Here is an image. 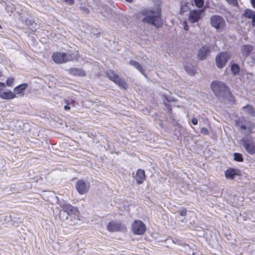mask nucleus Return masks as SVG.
<instances>
[{
  "mask_svg": "<svg viewBox=\"0 0 255 255\" xmlns=\"http://www.w3.org/2000/svg\"><path fill=\"white\" fill-rule=\"evenodd\" d=\"M211 51V48L208 46H204L202 47L199 50L197 54L198 57L200 60H204L206 58L207 55Z\"/></svg>",
  "mask_w": 255,
  "mask_h": 255,
  "instance_id": "ddd939ff",
  "label": "nucleus"
},
{
  "mask_svg": "<svg viewBox=\"0 0 255 255\" xmlns=\"http://www.w3.org/2000/svg\"><path fill=\"white\" fill-rule=\"evenodd\" d=\"M67 105H71L72 107L75 106V101L73 100H71L70 102L67 103Z\"/></svg>",
  "mask_w": 255,
  "mask_h": 255,
  "instance_id": "e433bc0d",
  "label": "nucleus"
},
{
  "mask_svg": "<svg viewBox=\"0 0 255 255\" xmlns=\"http://www.w3.org/2000/svg\"><path fill=\"white\" fill-rule=\"evenodd\" d=\"M53 60L56 63H63L73 61L75 57L73 54L63 52H55L52 55Z\"/></svg>",
  "mask_w": 255,
  "mask_h": 255,
  "instance_id": "39448f33",
  "label": "nucleus"
},
{
  "mask_svg": "<svg viewBox=\"0 0 255 255\" xmlns=\"http://www.w3.org/2000/svg\"><path fill=\"white\" fill-rule=\"evenodd\" d=\"M132 231L133 234L138 235H143L146 231L145 224L140 220H135L132 224Z\"/></svg>",
  "mask_w": 255,
  "mask_h": 255,
  "instance_id": "0eeeda50",
  "label": "nucleus"
},
{
  "mask_svg": "<svg viewBox=\"0 0 255 255\" xmlns=\"http://www.w3.org/2000/svg\"><path fill=\"white\" fill-rule=\"evenodd\" d=\"M140 13L145 16L141 20L143 22L151 24L156 28H159L162 25L161 8L159 5L149 9H141Z\"/></svg>",
  "mask_w": 255,
  "mask_h": 255,
  "instance_id": "f257e3e1",
  "label": "nucleus"
},
{
  "mask_svg": "<svg viewBox=\"0 0 255 255\" xmlns=\"http://www.w3.org/2000/svg\"><path fill=\"white\" fill-rule=\"evenodd\" d=\"M83 10L85 11L86 12H88L89 11V10L87 8H84Z\"/></svg>",
  "mask_w": 255,
  "mask_h": 255,
  "instance_id": "79ce46f5",
  "label": "nucleus"
},
{
  "mask_svg": "<svg viewBox=\"0 0 255 255\" xmlns=\"http://www.w3.org/2000/svg\"><path fill=\"white\" fill-rule=\"evenodd\" d=\"M191 122L193 125H197L198 124V119L195 118H193L191 120Z\"/></svg>",
  "mask_w": 255,
  "mask_h": 255,
  "instance_id": "72a5a7b5",
  "label": "nucleus"
},
{
  "mask_svg": "<svg viewBox=\"0 0 255 255\" xmlns=\"http://www.w3.org/2000/svg\"><path fill=\"white\" fill-rule=\"evenodd\" d=\"M12 11H13L12 8H10V12H12Z\"/></svg>",
  "mask_w": 255,
  "mask_h": 255,
  "instance_id": "49530a36",
  "label": "nucleus"
},
{
  "mask_svg": "<svg viewBox=\"0 0 255 255\" xmlns=\"http://www.w3.org/2000/svg\"><path fill=\"white\" fill-rule=\"evenodd\" d=\"M1 76V72H0V77Z\"/></svg>",
  "mask_w": 255,
  "mask_h": 255,
  "instance_id": "3c124183",
  "label": "nucleus"
},
{
  "mask_svg": "<svg viewBox=\"0 0 255 255\" xmlns=\"http://www.w3.org/2000/svg\"><path fill=\"white\" fill-rule=\"evenodd\" d=\"M231 70L234 75H237L240 72V68L238 64H233L231 66Z\"/></svg>",
  "mask_w": 255,
  "mask_h": 255,
  "instance_id": "cd10ccee",
  "label": "nucleus"
},
{
  "mask_svg": "<svg viewBox=\"0 0 255 255\" xmlns=\"http://www.w3.org/2000/svg\"><path fill=\"white\" fill-rule=\"evenodd\" d=\"M14 79L11 77H9L7 79L6 81V85L9 87H12L13 82Z\"/></svg>",
  "mask_w": 255,
  "mask_h": 255,
  "instance_id": "7c9ffc66",
  "label": "nucleus"
},
{
  "mask_svg": "<svg viewBox=\"0 0 255 255\" xmlns=\"http://www.w3.org/2000/svg\"><path fill=\"white\" fill-rule=\"evenodd\" d=\"M27 87V85L26 84H22L16 87L14 89V92L15 93L14 94L21 96L23 95L24 91L26 89Z\"/></svg>",
  "mask_w": 255,
  "mask_h": 255,
  "instance_id": "a211bd4d",
  "label": "nucleus"
},
{
  "mask_svg": "<svg viewBox=\"0 0 255 255\" xmlns=\"http://www.w3.org/2000/svg\"><path fill=\"white\" fill-rule=\"evenodd\" d=\"M5 87V84L4 83L0 82V92H2V89Z\"/></svg>",
  "mask_w": 255,
  "mask_h": 255,
  "instance_id": "f704fd0d",
  "label": "nucleus"
},
{
  "mask_svg": "<svg viewBox=\"0 0 255 255\" xmlns=\"http://www.w3.org/2000/svg\"><path fill=\"white\" fill-rule=\"evenodd\" d=\"M129 64L136 68L137 70L141 72L143 75H144V71L142 70V68L140 65V64L134 60H130L129 62Z\"/></svg>",
  "mask_w": 255,
  "mask_h": 255,
  "instance_id": "b1692460",
  "label": "nucleus"
},
{
  "mask_svg": "<svg viewBox=\"0 0 255 255\" xmlns=\"http://www.w3.org/2000/svg\"><path fill=\"white\" fill-rule=\"evenodd\" d=\"M180 243H181V242H178V244H180Z\"/></svg>",
  "mask_w": 255,
  "mask_h": 255,
  "instance_id": "09e8293b",
  "label": "nucleus"
},
{
  "mask_svg": "<svg viewBox=\"0 0 255 255\" xmlns=\"http://www.w3.org/2000/svg\"><path fill=\"white\" fill-rule=\"evenodd\" d=\"M107 229L110 232L124 231L126 230V227L121 223L113 221L110 222L107 226Z\"/></svg>",
  "mask_w": 255,
  "mask_h": 255,
  "instance_id": "9b49d317",
  "label": "nucleus"
},
{
  "mask_svg": "<svg viewBox=\"0 0 255 255\" xmlns=\"http://www.w3.org/2000/svg\"><path fill=\"white\" fill-rule=\"evenodd\" d=\"M69 72L70 74L75 76H83L86 75L85 72L81 69L71 68L69 69Z\"/></svg>",
  "mask_w": 255,
  "mask_h": 255,
  "instance_id": "6ab92c4d",
  "label": "nucleus"
},
{
  "mask_svg": "<svg viewBox=\"0 0 255 255\" xmlns=\"http://www.w3.org/2000/svg\"><path fill=\"white\" fill-rule=\"evenodd\" d=\"M243 110L247 114L252 116H254L255 115V112L254 108L249 105H246L243 107Z\"/></svg>",
  "mask_w": 255,
  "mask_h": 255,
  "instance_id": "5701e85b",
  "label": "nucleus"
},
{
  "mask_svg": "<svg viewBox=\"0 0 255 255\" xmlns=\"http://www.w3.org/2000/svg\"><path fill=\"white\" fill-rule=\"evenodd\" d=\"M251 2L252 6L255 8V0H251Z\"/></svg>",
  "mask_w": 255,
  "mask_h": 255,
  "instance_id": "58836bf2",
  "label": "nucleus"
},
{
  "mask_svg": "<svg viewBox=\"0 0 255 255\" xmlns=\"http://www.w3.org/2000/svg\"><path fill=\"white\" fill-rule=\"evenodd\" d=\"M253 59L254 61V62L255 63V55L253 56Z\"/></svg>",
  "mask_w": 255,
  "mask_h": 255,
  "instance_id": "37998d69",
  "label": "nucleus"
},
{
  "mask_svg": "<svg viewBox=\"0 0 255 255\" xmlns=\"http://www.w3.org/2000/svg\"><path fill=\"white\" fill-rule=\"evenodd\" d=\"M234 159L239 162L243 161L244 160L242 155L239 153H235L234 154Z\"/></svg>",
  "mask_w": 255,
  "mask_h": 255,
  "instance_id": "c85d7f7f",
  "label": "nucleus"
},
{
  "mask_svg": "<svg viewBox=\"0 0 255 255\" xmlns=\"http://www.w3.org/2000/svg\"><path fill=\"white\" fill-rule=\"evenodd\" d=\"M195 5L198 7H202L204 4L203 0H194Z\"/></svg>",
  "mask_w": 255,
  "mask_h": 255,
  "instance_id": "c756f323",
  "label": "nucleus"
},
{
  "mask_svg": "<svg viewBox=\"0 0 255 255\" xmlns=\"http://www.w3.org/2000/svg\"><path fill=\"white\" fill-rule=\"evenodd\" d=\"M64 109H65V110H70V106H69V105H66V106H64Z\"/></svg>",
  "mask_w": 255,
  "mask_h": 255,
  "instance_id": "ea45409f",
  "label": "nucleus"
},
{
  "mask_svg": "<svg viewBox=\"0 0 255 255\" xmlns=\"http://www.w3.org/2000/svg\"><path fill=\"white\" fill-rule=\"evenodd\" d=\"M230 58V54L227 52H222L218 54L215 58V63L219 69H222L225 66Z\"/></svg>",
  "mask_w": 255,
  "mask_h": 255,
  "instance_id": "423d86ee",
  "label": "nucleus"
},
{
  "mask_svg": "<svg viewBox=\"0 0 255 255\" xmlns=\"http://www.w3.org/2000/svg\"><path fill=\"white\" fill-rule=\"evenodd\" d=\"M200 132L204 135H207L209 133L208 130L206 128H201Z\"/></svg>",
  "mask_w": 255,
  "mask_h": 255,
  "instance_id": "2f4dec72",
  "label": "nucleus"
},
{
  "mask_svg": "<svg viewBox=\"0 0 255 255\" xmlns=\"http://www.w3.org/2000/svg\"><path fill=\"white\" fill-rule=\"evenodd\" d=\"M183 25H184V30L186 31H188L189 29V26L187 25V23L185 22H184Z\"/></svg>",
  "mask_w": 255,
  "mask_h": 255,
  "instance_id": "c9c22d12",
  "label": "nucleus"
},
{
  "mask_svg": "<svg viewBox=\"0 0 255 255\" xmlns=\"http://www.w3.org/2000/svg\"><path fill=\"white\" fill-rule=\"evenodd\" d=\"M179 213L181 216H185L187 214V211L185 209H183L179 211Z\"/></svg>",
  "mask_w": 255,
  "mask_h": 255,
  "instance_id": "473e14b6",
  "label": "nucleus"
},
{
  "mask_svg": "<svg viewBox=\"0 0 255 255\" xmlns=\"http://www.w3.org/2000/svg\"><path fill=\"white\" fill-rule=\"evenodd\" d=\"M135 179L138 184H141L145 179V172L143 170L139 169L137 170Z\"/></svg>",
  "mask_w": 255,
  "mask_h": 255,
  "instance_id": "2eb2a0df",
  "label": "nucleus"
},
{
  "mask_svg": "<svg viewBox=\"0 0 255 255\" xmlns=\"http://www.w3.org/2000/svg\"><path fill=\"white\" fill-rule=\"evenodd\" d=\"M211 25L218 31L222 32L226 29L227 25L224 18L219 15H214L210 18Z\"/></svg>",
  "mask_w": 255,
  "mask_h": 255,
  "instance_id": "7ed1b4c3",
  "label": "nucleus"
},
{
  "mask_svg": "<svg viewBox=\"0 0 255 255\" xmlns=\"http://www.w3.org/2000/svg\"><path fill=\"white\" fill-rule=\"evenodd\" d=\"M61 206L64 211L69 214L70 220L68 222L70 225H75L79 223L80 221L79 218V214L76 207L69 204H64Z\"/></svg>",
  "mask_w": 255,
  "mask_h": 255,
  "instance_id": "f03ea898",
  "label": "nucleus"
},
{
  "mask_svg": "<svg viewBox=\"0 0 255 255\" xmlns=\"http://www.w3.org/2000/svg\"><path fill=\"white\" fill-rule=\"evenodd\" d=\"M25 24L29 26L30 27V29L34 32L36 30V27H34L33 25H35L36 26V23H35L34 21H33L32 20L30 19H26L25 21Z\"/></svg>",
  "mask_w": 255,
  "mask_h": 255,
  "instance_id": "bb28decb",
  "label": "nucleus"
},
{
  "mask_svg": "<svg viewBox=\"0 0 255 255\" xmlns=\"http://www.w3.org/2000/svg\"><path fill=\"white\" fill-rule=\"evenodd\" d=\"M0 97L2 99L11 100L15 97V94L11 91L0 92Z\"/></svg>",
  "mask_w": 255,
  "mask_h": 255,
  "instance_id": "f3484780",
  "label": "nucleus"
},
{
  "mask_svg": "<svg viewBox=\"0 0 255 255\" xmlns=\"http://www.w3.org/2000/svg\"><path fill=\"white\" fill-rule=\"evenodd\" d=\"M180 243H181V242H178V244H180Z\"/></svg>",
  "mask_w": 255,
  "mask_h": 255,
  "instance_id": "8fccbe9b",
  "label": "nucleus"
},
{
  "mask_svg": "<svg viewBox=\"0 0 255 255\" xmlns=\"http://www.w3.org/2000/svg\"><path fill=\"white\" fill-rule=\"evenodd\" d=\"M248 123V122H246L244 118H239L236 121V126L240 127L241 129L244 130L247 129V124Z\"/></svg>",
  "mask_w": 255,
  "mask_h": 255,
  "instance_id": "412c9836",
  "label": "nucleus"
},
{
  "mask_svg": "<svg viewBox=\"0 0 255 255\" xmlns=\"http://www.w3.org/2000/svg\"><path fill=\"white\" fill-rule=\"evenodd\" d=\"M59 217L61 221L65 222L67 224L70 225V223L68 222V221L70 220V218L69 217V214L66 213L63 209L60 211Z\"/></svg>",
  "mask_w": 255,
  "mask_h": 255,
  "instance_id": "aec40b11",
  "label": "nucleus"
},
{
  "mask_svg": "<svg viewBox=\"0 0 255 255\" xmlns=\"http://www.w3.org/2000/svg\"><path fill=\"white\" fill-rule=\"evenodd\" d=\"M225 174L227 178L234 179L235 175H239L240 174V171L237 169L230 168L226 170Z\"/></svg>",
  "mask_w": 255,
  "mask_h": 255,
  "instance_id": "4468645a",
  "label": "nucleus"
},
{
  "mask_svg": "<svg viewBox=\"0 0 255 255\" xmlns=\"http://www.w3.org/2000/svg\"><path fill=\"white\" fill-rule=\"evenodd\" d=\"M164 105H165V106H166L167 107L169 111H170L171 110V109L170 107L168 105H167V104H166L165 103L164 104Z\"/></svg>",
  "mask_w": 255,
  "mask_h": 255,
  "instance_id": "a19ab883",
  "label": "nucleus"
},
{
  "mask_svg": "<svg viewBox=\"0 0 255 255\" xmlns=\"http://www.w3.org/2000/svg\"><path fill=\"white\" fill-rule=\"evenodd\" d=\"M127 1L130 2L132 1V0H126Z\"/></svg>",
  "mask_w": 255,
  "mask_h": 255,
  "instance_id": "a18cd8bd",
  "label": "nucleus"
},
{
  "mask_svg": "<svg viewBox=\"0 0 255 255\" xmlns=\"http://www.w3.org/2000/svg\"><path fill=\"white\" fill-rule=\"evenodd\" d=\"M223 101H228L231 104H234L235 103V99L230 92L229 89L221 98Z\"/></svg>",
  "mask_w": 255,
  "mask_h": 255,
  "instance_id": "dca6fc26",
  "label": "nucleus"
},
{
  "mask_svg": "<svg viewBox=\"0 0 255 255\" xmlns=\"http://www.w3.org/2000/svg\"><path fill=\"white\" fill-rule=\"evenodd\" d=\"M108 78L117 84L119 87L126 89L127 88V84L125 82L124 80L119 77L114 72L111 71L107 73Z\"/></svg>",
  "mask_w": 255,
  "mask_h": 255,
  "instance_id": "1a4fd4ad",
  "label": "nucleus"
},
{
  "mask_svg": "<svg viewBox=\"0 0 255 255\" xmlns=\"http://www.w3.org/2000/svg\"><path fill=\"white\" fill-rule=\"evenodd\" d=\"M211 87L214 94L220 99L225 95L229 89L224 82L219 81L212 82Z\"/></svg>",
  "mask_w": 255,
  "mask_h": 255,
  "instance_id": "20e7f679",
  "label": "nucleus"
},
{
  "mask_svg": "<svg viewBox=\"0 0 255 255\" xmlns=\"http://www.w3.org/2000/svg\"><path fill=\"white\" fill-rule=\"evenodd\" d=\"M6 9L7 11H9L8 7H6Z\"/></svg>",
  "mask_w": 255,
  "mask_h": 255,
  "instance_id": "de8ad7c7",
  "label": "nucleus"
},
{
  "mask_svg": "<svg viewBox=\"0 0 255 255\" xmlns=\"http://www.w3.org/2000/svg\"><path fill=\"white\" fill-rule=\"evenodd\" d=\"M203 12V10H191L188 17L189 21L192 23L198 22L201 18V14Z\"/></svg>",
  "mask_w": 255,
  "mask_h": 255,
  "instance_id": "f8f14e48",
  "label": "nucleus"
},
{
  "mask_svg": "<svg viewBox=\"0 0 255 255\" xmlns=\"http://www.w3.org/2000/svg\"><path fill=\"white\" fill-rule=\"evenodd\" d=\"M253 47L251 45H246L242 47L241 51L243 55L247 56L252 51Z\"/></svg>",
  "mask_w": 255,
  "mask_h": 255,
  "instance_id": "4be33fe9",
  "label": "nucleus"
},
{
  "mask_svg": "<svg viewBox=\"0 0 255 255\" xmlns=\"http://www.w3.org/2000/svg\"><path fill=\"white\" fill-rule=\"evenodd\" d=\"M255 14V11L250 9H247L245 11V12L243 14V15L246 17L253 19Z\"/></svg>",
  "mask_w": 255,
  "mask_h": 255,
  "instance_id": "a878e982",
  "label": "nucleus"
},
{
  "mask_svg": "<svg viewBox=\"0 0 255 255\" xmlns=\"http://www.w3.org/2000/svg\"><path fill=\"white\" fill-rule=\"evenodd\" d=\"M75 187L78 192L81 195L86 194L90 188V183L82 179L79 180L75 184Z\"/></svg>",
  "mask_w": 255,
  "mask_h": 255,
  "instance_id": "6e6552de",
  "label": "nucleus"
},
{
  "mask_svg": "<svg viewBox=\"0 0 255 255\" xmlns=\"http://www.w3.org/2000/svg\"><path fill=\"white\" fill-rule=\"evenodd\" d=\"M184 68L186 72L190 75H193L195 73V68L191 64H187L184 65Z\"/></svg>",
  "mask_w": 255,
  "mask_h": 255,
  "instance_id": "393cba45",
  "label": "nucleus"
},
{
  "mask_svg": "<svg viewBox=\"0 0 255 255\" xmlns=\"http://www.w3.org/2000/svg\"><path fill=\"white\" fill-rule=\"evenodd\" d=\"M242 142L248 153L251 155L255 153V146L252 139L249 137L243 138Z\"/></svg>",
  "mask_w": 255,
  "mask_h": 255,
  "instance_id": "9d476101",
  "label": "nucleus"
},
{
  "mask_svg": "<svg viewBox=\"0 0 255 255\" xmlns=\"http://www.w3.org/2000/svg\"><path fill=\"white\" fill-rule=\"evenodd\" d=\"M229 3L235 4L237 2L236 0H226Z\"/></svg>",
  "mask_w": 255,
  "mask_h": 255,
  "instance_id": "4c0bfd02",
  "label": "nucleus"
},
{
  "mask_svg": "<svg viewBox=\"0 0 255 255\" xmlns=\"http://www.w3.org/2000/svg\"><path fill=\"white\" fill-rule=\"evenodd\" d=\"M165 99H166V100L167 101H168V102H170V101H171V100L168 99H167L166 97H165Z\"/></svg>",
  "mask_w": 255,
  "mask_h": 255,
  "instance_id": "c03bdc74",
  "label": "nucleus"
}]
</instances>
